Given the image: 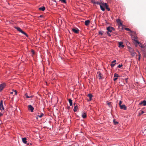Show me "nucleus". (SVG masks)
<instances>
[{
    "instance_id": "f257e3e1",
    "label": "nucleus",
    "mask_w": 146,
    "mask_h": 146,
    "mask_svg": "<svg viewBox=\"0 0 146 146\" xmlns=\"http://www.w3.org/2000/svg\"><path fill=\"white\" fill-rule=\"evenodd\" d=\"M15 28L17 29V30L20 32L21 33L24 34V35H25L26 36H27L28 35L27 34L25 33L24 31H23L19 27H15Z\"/></svg>"
},
{
    "instance_id": "f03ea898",
    "label": "nucleus",
    "mask_w": 146,
    "mask_h": 146,
    "mask_svg": "<svg viewBox=\"0 0 146 146\" xmlns=\"http://www.w3.org/2000/svg\"><path fill=\"white\" fill-rule=\"evenodd\" d=\"M128 49L129 52L131 53V55L132 56H134L135 55V53L134 52L133 49L131 47H129L128 48Z\"/></svg>"
},
{
    "instance_id": "7ed1b4c3",
    "label": "nucleus",
    "mask_w": 146,
    "mask_h": 146,
    "mask_svg": "<svg viewBox=\"0 0 146 146\" xmlns=\"http://www.w3.org/2000/svg\"><path fill=\"white\" fill-rule=\"evenodd\" d=\"M107 30L108 32L111 33L112 32V31L114 30V29L110 27H109L107 28Z\"/></svg>"
},
{
    "instance_id": "20e7f679",
    "label": "nucleus",
    "mask_w": 146,
    "mask_h": 146,
    "mask_svg": "<svg viewBox=\"0 0 146 146\" xmlns=\"http://www.w3.org/2000/svg\"><path fill=\"white\" fill-rule=\"evenodd\" d=\"M6 86V84L5 83H3L0 85V92Z\"/></svg>"
},
{
    "instance_id": "39448f33",
    "label": "nucleus",
    "mask_w": 146,
    "mask_h": 146,
    "mask_svg": "<svg viewBox=\"0 0 146 146\" xmlns=\"http://www.w3.org/2000/svg\"><path fill=\"white\" fill-rule=\"evenodd\" d=\"M28 110H30L31 112L33 111L34 108L31 105H29L28 106Z\"/></svg>"
},
{
    "instance_id": "423d86ee",
    "label": "nucleus",
    "mask_w": 146,
    "mask_h": 146,
    "mask_svg": "<svg viewBox=\"0 0 146 146\" xmlns=\"http://www.w3.org/2000/svg\"><path fill=\"white\" fill-rule=\"evenodd\" d=\"M72 31L76 33H78L79 32V30L77 28H73L72 29Z\"/></svg>"
},
{
    "instance_id": "0eeeda50",
    "label": "nucleus",
    "mask_w": 146,
    "mask_h": 146,
    "mask_svg": "<svg viewBox=\"0 0 146 146\" xmlns=\"http://www.w3.org/2000/svg\"><path fill=\"white\" fill-rule=\"evenodd\" d=\"M119 44V47L120 48H123L124 46L123 45V42H118Z\"/></svg>"
},
{
    "instance_id": "6e6552de",
    "label": "nucleus",
    "mask_w": 146,
    "mask_h": 146,
    "mask_svg": "<svg viewBox=\"0 0 146 146\" xmlns=\"http://www.w3.org/2000/svg\"><path fill=\"white\" fill-rule=\"evenodd\" d=\"M0 109L1 110H4V108H3V101L2 100H1L0 102Z\"/></svg>"
},
{
    "instance_id": "1a4fd4ad",
    "label": "nucleus",
    "mask_w": 146,
    "mask_h": 146,
    "mask_svg": "<svg viewBox=\"0 0 146 146\" xmlns=\"http://www.w3.org/2000/svg\"><path fill=\"white\" fill-rule=\"evenodd\" d=\"M116 21L119 26H122V23L121 22V20L117 19L116 20Z\"/></svg>"
},
{
    "instance_id": "9d476101",
    "label": "nucleus",
    "mask_w": 146,
    "mask_h": 146,
    "mask_svg": "<svg viewBox=\"0 0 146 146\" xmlns=\"http://www.w3.org/2000/svg\"><path fill=\"white\" fill-rule=\"evenodd\" d=\"M120 108L121 109H123L124 110H126V107L125 105H122L120 106Z\"/></svg>"
},
{
    "instance_id": "9b49d317",
    "label": "nucleus",
    "mask_w": 146,
    "mask_h": 146,
    "mask_svg": "<svg viewBox=\"0 0 146 146\" xmlns=\"http://www.w3.org/2000/svg\"><path fill=\"white\" fill-rule=\"evenodd\" d=\"M103 5L107 9L108 11H110V9L108 7L107 4L106 3H103Z\"/></svg>"
},
{
    "instance_id": "f8f14e48",
    "label": "nucleus",
    "mask_w": 146,
    "mask_h": 146,
    "mask_svg": "<svg viewBox=\"0 0 146 146\" xmlns=\"http://www.w3.org/2000/svg\"><path fill=\"white\" fill-rule=\"evenodd\" d=\"M98 76L99 79H102V75L100 72H98Z\"/></svg>"
},
{
    "instance_id": "ddd939ff",
    "label": "nucleus",
    "mask_w": 146,
    "mask_h": 146,
    "mask_svg": "<svg viewBox=\"0 0 146 146\" xmlns=\"http://www.w3.org/2000/svg\"><path fill=\"white\" fill-rule=\"evenodd\" d=\"M100 7L101 8V9L103 11H104L105 10V9L104 8V7L103 5V3L102 4H101L100 5Z\"/></svg>"
},
{
    "instance_id": "4468645a",
    "label": "nucleus",
    "mask_w": 146,
    "mask_h": 146,
    "mask_svg": "<svg viewBox=\"0 0 146 146\" xmlns=\"http://www.w3.org/2000/svg\"><path fill=\"white\" fill-rule=\"evenodd\" d=\"M139 105L143 104V106H146V101L144 100L143 102H140L139 104Z\"/></svg>"
},
{
    "instance_id": "2eb2a0df",
    "label": "nucleus",
    "mask_w": 146,
    "mask_h": 146,
    "mask_svg": "<svg viewBox=\"0 0 146 146\" xmlns=\"http://www.w3.org/2000/svg\"><path fill=\"white\" fill-rule=\"evenodd\" d=\"M125 29L127 31H130V33H133L134 34H135V32L133 31H131L129 28H125Z\"/></svg>"
},
{
    "instance_id": "dca6fc26",
    "label": "nucleus",
    "mask_w": 146,
    "mask_h": 146,
    "mask_svg": "<svg viewBox=\"0 0 146 146\" xmlns=\"http://www.w3.org/2000/svg\"><path fill=\"white\" fill-rule=\"evenodd\" d=\"M90 23V21L89 20H87L85 21V24L86 26L88 25Z\"/></svg>"
},
{
    "instance_id": "f3484780",
    "label": "nucleus",
    "mask_w": 146,
    "mask_h": 146,
    "mask_svg": "<svg viewBox=\"0 0 146 146\" xmlns=\"http://www.w3.org/2000/svg\"><path fill=\"white\" fill-rule=\"evenodd\" d=\"M22 140L23 142L24 143H26L27 142V139L25 138H22Z\"/></svg>"
},
{
    "instance_id": "a211bd4d",
    "label": "nucleus",
    "mask_w": 146,
    "mask_h": 146,
    "mask_svg": "<svg viewBox=\"0 0 146 146\" xmlns=\"http://www.w3.org/2000/svg\"><path fill=\"white\" fill-rule=\"evenodd\" d=\"M116 61V60H115L112 62V64H111V66L112 67H113L115 65V63L114 64V63H115Z\"/></svg>"
},
{
    "instance_id": "6ab92c4d",
    "label": "nucleus",
    "mask_w": 146,
    "mask_h": 146,
    "mask_svg": "<svg viewBox=\"0 0 146 146\" xmlns=\"http://www.w3.org/2000/svg\"><path fill=\"white\" fill-rule=\"evenodd\" d=\"M38 9L40 10L44 11L45 9V8L44 7H40Z\"/></svg>"
},
{
    "instance_id": "aec40b11",
    "label": "nucleus",
    "mask_w": 146,
    "mask_h": 146,
    "mask_svg": "<svg viewBox=\"0 0 146 146\" xmlns=\"http://www.w3.org/2000/svg\"><path fill=\"white\" fill-rule=\"evenodd\" d=\"M69 102L70 103V106H72V100L71 99H70L68 100Z\"/></svg>"
},
{
    "instance_id": "412c9836",
    "label": "nucleus",
    "mask_w": 146,
    "mask_h": 146,
    "mask_svg": "<svg viewBox=\"0 0 146 146\" xmlns=\"http://www.w3.org/2000/svg\"><path fill=\"white\" fill-rule=\"evenodd\" d=\"M78 109V107L77 106H74L73 109L74 111L75 112L77 111V110Z\"/></svg>"
},
{
    "instance_id": "4be33fe9",
    "label": "nucleus",
    "mask_w": 146,
    "mask_h": 146,
    "mask_svg": "<svg viewBox=\"0 0 146 146\" xmlns=\"http://www.w3.org/2000/svg\"><path fill=\"white\" fill-rule=\"evenodd\" d=\"M88 96L90 98V101H91L92 100V96L90 94H89L88 95Z\"/></svg>"
},
{
    "instance_id": "5701e85b",
    "label": "nucleus",
    "mask_w": 146,
    "mask_h": 146,
    "mask_svg": "<svg viewBox=\"0 0 146 146\" xmlns=\"http://www.w3.org/2000/svg\"><path fill=\"white\" fill-rule=\"evenodd\" d=\"M82 117L84 118H86V113H83L82 114Z\"/></svg>"
},
{
    "instance_id": "b1692460",
    "label": "nucleus",
    "mask_w": 146,
    "mask_h": 146,
    "mask_svg": "<svg viewBox=\"0 0 146 146\" xmlns=\"http://www.w3.org/2000/svg\"><path fill=\"white\" fill-rule=\"evenodd\" d=\"M134 37H135V40H134L135 41V42H137V44H139L140 43V42H139L138 41H137V40H136L137 39L136 37H135V36H134Z\"/></svg>"
},
{
    "instance_id": "393cba45",
    "label": "nucleus",
    "mask_w": 146,
    "mask_h": 146,
    "mask_svg": "<svg viewBox=\"0 0 146 146\" xmlns=\"http://www.w3.org/2000/svg\"><path fill=\"white\" fill-rule=\"evenodd\" d=\"M144 113V112L143 111H142V110H141L139 113V115H141V114H143V113Z\"/></svg>"
},
{
    "instance_id": "a878e982",
    "label": "nucleus",
    "mask_w": 146,
    "mask_h": 146,
    "mask_svg": "<svg viewBox=\"0 0 146 146\" xmlns=\"http://www.w3.org/2000/svg\"><path fill=\"white\" fill-rule=\"evenodd\" d=\"M104 32L103 31H99V34L101 35H102L103 34Z\"/></svg>"
},
{
    "instance_id": "bb28decb",
    "label": "nucleus",
    "mask_w": 146,
    "mask_h": 146,
    "mask_svg": "<svg viewBox=\"0 0 146 146\" xmlns=\"http://www.w3.org/2000/svg\"><path fill=\"white\" fill-rule=\"evenodd\" d=\"M119 77V75L117 74L116 73H115L114 74V77H117V78L118 77Z\"/></svg>"
},
{
    "instance_id": "cd10ccee",
    "label": "nucleus",
    "mask_w": 146,
    "mask_h": 146,
    "mask_svg": "<svg viewBox=\"0 0 146 146\" xmlns=\"http://www.w3.org/2000/svg\"><path fill=\"white\" fill-rule=\"evenodd\" d=\"M44 115V114L43 113H42L40 114V115H38V116L40 118H41L42 117V116Z\"/></svg>"
},
{
    "instance_id": "c85d7f7f",
    "label": "nucleus",
    "mask_w": 146,
    "mask_h": 146,
    "mask_svg": "<svg viewBox=\"0 0 146 146\" xmlns=\"http://www.w3.org/2000/svg\"><path fill=\"white\" fill-rule=\"evenodd\" d=\"M94 3L95 4H98V5H100L101 4L98 1H96V2H94Z\"/></svg>"
},
{
    "instance_id": "c756f323",
    "label": "nucleus",
    "mask_w": 146,
    "mask_h": 146,
    "mask_svg": "<svg viewBox=\"0 0 146 146\" xmlns=\"http://www.w3.org/2000/svg\"><path fill=\"white\" fill-rule=\"evenodd\" d=\"M60 1H61L62 3H66V0H60Z\"/></svg>"
},
{
    "instance_id": "7c9ffc66",
    "label": "nucleus",
    "mask_w": 146,
    "mask_h": 146,
    "mask_svg": "<svg viewBox=\"0 0 146 146\" xmlns=\"http://www.w3.org/2000/svg\"><path fill=\"white\" fill-rule=\"evenodd\" d=\"M113 121L114 124L115 125H116L118 123V122L117 121H115V120H114V119L113 120Z\"/></svg>"
},
{
    "instance_id": "2f4dec72",
    "label": "nucleus",
    "mask_w": 146,
    "mask_h": 146,
    "mask_svg": "<svg viewBox=\"0 0 146 146\" xmlns=\"http://www.w3.org/2000/svg\"><path fill=\"white\" fill-rule=\"evenodd\" d=\"M139 46L141 47V48H144V46L143 45H142L140 43L139 44Z\"/></svg>"
},
{
    "instance_id": "473e14b6",
    "label": "nucleus",
    "mask_w": 146,
    "mask_h": 146,
    "mask_svg": "<svg viewBox=\"0 0 146 146\" xmlns=\"http://www.w3.org/2000/svg\"><path fill=\"white\" fill-rule=\"evenodd\" d=\"M107 104L108 105L109 107H110L111 106V103L110 102H108L107 103Z\"/></svg>"
},
{
    "instance_id": "72a5a7b5",
    "label": "nucleus",
    "mask_w": 146,
    "mask_h": 146,
    "mask_svg": "<svg viewBox=\"0 0 146 146\" xmlns=\"http://www.w3.org/2000/svg\"><path fill=\"white\" fill-rule=\"evenodd\" d=\"M122 66V64H119V65H118V66L117 67L119 68H121Z\"/></svg>"
},
{
    "instance_id": "f704fd0d",
    "label": "nucleus",
    "mask_w": 146,
    "mask_h": 146,
    "mask_svg": "<svg viewBox=\"0 0 146 146\" xmlns=\"http://www.w3.org/2000/svg\"><path fill=\"white\" fill-rule=\"evenodd\" d=\"M122 104V102L121 101H120L119 102V106H120L121 105V104Z\"/></svg>"
},
{
    "instance_id": "c9c22d12",
    "label": "nucleus",
    "mask_w": 146,
    "mask_h": 146,
    "mask_svg": "<svg viewBox=\"0 0 146 146\" xmlns=\"http://www.w3.org/2000/svg\"><path fill=\"white\" fill-rule=\"evenodd\" d=\"M13 91L15 92V95H17V92L16 91V90H13Z\"/></svg>"
},
{
    "instance_id": "e433bc0d",
    "label": "nucleus",
    "mask_w": 146,
    "mask_h": 146,
    "mask_svg": "<svg viewBox=\"0 0 146 146\" xmlns=\"http://www.w3.org/2000/svg\"><path fill=\"white\" fill-rule=\"evenodd\" d=\"M107 33L109 36H111V34H110V33H109V32H107Z\"/></svg>"
},
{
    "instance_id": "4c0bfd02",
    "label": "nucleus",
    "mask_w": 146,
    "mask_h": 146,
    "mask_svg": "<svg viewBox=\"0 0 146 146\" xmlns=\"http://www.w3.org/2000/svg\"><path fill=\"white\" fill-rule=\"evenodd\" d=\"M117 79V78H114V79H113V80L114 81H115Z\"/></svg>"
},
{
    "instance_id": "58836bf2",
    "label": "nucleus",
    "mask_w": 146,
    "mask_h": 146,
    "mask_svg": "<svg viewBox=\"0 0 146 146\" xmlns=\"http://www.w3.org/2000/svg\"><path fill=\"white\" fill-rule=\"evenodd\" d=\"M32 53H33V54H35V52H34V51L33 50H32Z\"/></svg>"
},
{
    "instance_id": "ea45409f",
    "label": "nucleus",
    "mask_w": 146,
    "mask_h": 146,
    "mask_svg": "<svg viewBox=\"0 0 146 146\" xmlns=\"http://www.w3.org/2000/svg\"><path fill=\"white\" fill-rule=\"evenodd\" d=\"M138 53L139 54V57H141V54H140L139 52L138 51Z\"/></svg>"
},
{
    "instance_id": "a19ab883",
    "label": "nucleus",
    "mask_w": 146,
    "mask_h": 146,
    "mask_svg": "<svg viewBox=\"0 0 146 146\" xmlns=\"http://www.w3.org/2000/svg\"><path fill=\"white\" fill-rule=\"evenodd\" d=\"M26 98H30V96H26Z\"/></svg>"
},
{
    "instance_id": "79ce46f5",
    "label": "nucleus",
    "mask_w": 146,
    "mask_h": 146,
    "mask_svg": "<svg viewBox=\"0 0 146 146\" xmlns=\"http://www.w3.org/2000/svg\"><path fill=\"white\" fill-rule=\"evenodd\" d=\"M140 57H139V58H138V60H139V61H140Z\"/></svg>"
},
{
    "instance_id": "37998d69",
    "label": "nucleus",
    "mask_w": 146,
    "mask_h": 146,
    "mask_svg": "<svg viewBox=\"0 0 146 146\" xmlns=\"http://www.w3.org/2000/svg\"><path fill=\"white\" fill-rule=\"evenodd\" d=\"M33 96H30V98H33Z\"/></svg>"
},
{
    "instance_id": "c03bdc74",
    "label": "nucleus",
    "mask_w": 146,
    "mask_h": 146,
    "mask_svg": "<svg viewBox=\"0 0 146 146\" xmlns=\"http://www.w3.org/2000/svg\"><path fill=\"white\" fill-rule=\"evenodd\" d=\"M39 17H43V16H42V15H40L39 16Z\"/></svg>"
},
{
    "instance_id": "a18cd8bd",
    "label": "nucleus",
    "mask_w": 146,
    "mask_h": 146,
    "mask_svg": "<svg viewBox=\"0 0 146 146\" xmlns=\"http://www.w3.org/2000/svg\"><path fill=\"white\" fill-rule=\"evenodd\" d=\"M125 81H126V82H127V78H126V79H125Z\"/></svg>"
},
{
    "instance_id": "49530a36",
    "label": "nucleus",
    "mask_w": 146,
    "mask_h": 146,
    "mask_svg": "<svg viewBox=\"0 0 146 146\" xmlns=\"http://www.w3.org/2000/svg\"><path fill=\"white\" fill-rule=\"evenodd\" d=\"M76 103H74L73 104H74V106H75V105H76Z\"/></svg>"
},
{
    "instance_id": "de8ad7c7",
    "label": "nucleus",
    "mask_w": 146,
    "mask_h": 146,
    "mask_svg": "<svg viewBox=\"0 0 146 146\" xmlns=\"http://www.w3.org/2000/svg\"><path fill=\"white\" fill-rule=\"evenodd\" d=\"M13 92H11V94H13Z\"/></svg>"
},
{
    "instance_id": "09e8293b",
    "label": "nucleus",
    "mask_w": 146,
    "mask_h": 146,
    "mask_svg": "<svg viewBox=\"0 0 146 146\" xmlns=\"http://www.w3.org/2000/svg\"><path fill=\"white\" fill-rule=\"evenodd\" d=\"M52 0L54 2H56L55 0Z\"/></svg>"
},
{
    "instance_id": "8fccbe9b",
    "label": "nucleus",
    "mask_w": 146,
    "mask_h": 146,
    "mask_svg": "<svg viewBox=\"0 0 146 146\" xmlns=\"http://www.w3.org/2000/svg\"><path fill=\"white\" fill-rule=\"evenodd\" d=\"M25 96H28V95H27V94H25Z\"/></svg>"
},
{
    "instance_id": "3c124183",
    "label": "nucleus",
    "mask_w": 146,
    "mask_h": 146,
    "mask_svg": "<svg viewBox=\"0 0 146 146\" xmlns=\"http://www.w3.org/2000/svg\"><path fill=\"white\" fill-rule=\"evenodd\" d=\"M3 115V114H1L0 115Z\"/></svg>"
},
{
    "instance_id": "603ef678",
    "label": "nucleus",
    "mask_w": 146,
    "mask_h": 146,
    "mask_svg": "<svg viewBox=\"0 0 146 146\" xmlns=\"http://www.w3.org/2000/svg\"><path fill=\"white\" fill-rule=\"evenodd\" d=\"M27 145H29V143H28V144H27Z\"/></svg>"
},
{
    "instance_id": "864d4df0",
    "label": "nucleus",
    "mask_w": 146,
    "mask_h": 146,
    "mask_svg": "<svg viewBox=\"0 0 146 146\" xmlns=\"http://www.w3.org/2000/svg\"><path fill=\"white\" fill-rule=\"evenodd\" d=\"M77 146H78V145H77Z\"/></svg>"
}]
</instances>
